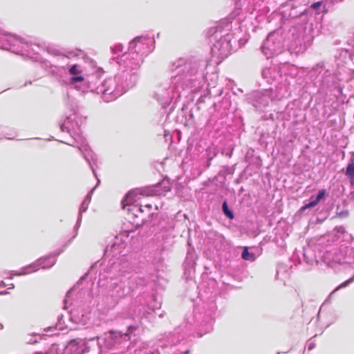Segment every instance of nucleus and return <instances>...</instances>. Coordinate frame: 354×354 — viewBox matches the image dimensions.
<instances>
[{"label":"nucleus","mask_w":354,"mask_h":354,"mask_svg":"<svg viewBox=\"0 0 354 354\" xmlns=\"http://www.w3.org/2000/svg\"><path fill=\"white\" fill-rule=\"evenodd\" d=\"M207 66L206 60L194 58H179L171 66V77L162 83L155 93V97L162 108L171 102L176 103L183 91L189 89L197 92L205 83L204 71Z\"/></svg>","instance_id":"nucleus-1"},{"label":"nucleus","mask_w":354,"mask_h":354,"mask_svg":"<svg viewBox=\"0 0 354 354\" xmlns=\"http://www.w3.org/2000/svg\"><path fill=\"white\" fill-rule=\"evenodd\" d=\"M66 106L68 113L64 121L60 122L59 127L62 132L70 134L71 139L67 142H61L78 148L85 160L88 163L94 176L98 178L95 171V167H97L96 155L90 149L81 135L82 117L79 114L80 108L77 102L74 100L68 99Z\"/></svg>","instance_id":"nucleus-2"},{"label":"nucleus","mask_w":354,"mask_h":354,"mask_svg":"<svg viewBox=\"0 0 354 354\" xmlns=\"http://www.w3.org/2000/svg\"><path fill=\"white\" fill-rule=\"evenodd\" d=\"M133 86V80L119 78L118 73L114 77L108 78L103 82L95 76H91L88 79L86 84L76 88L83 93L101 94L103 100L109 102L117 99Z\"/></svg>","instance_id":"nucleus-3"},{"label":"nucleus","mask_w":354,"mask_h":354,"mask_svg":"<svg viewBox=\"0 0 354 354\" xmlns=\"http://www.w3.org/2000/svg\"><path fill=\"white\" fill-rule=\"evenodd\" d=\"M0 48L29 57L35 62H39L41 66L42 61L47 59L41 55V53L45 52V49L42 46L35 44H29L21 37L4 32L0 35Z\"/></svg>","instance_id":"nucleus-4"},{"label":"nucleus","mask_w":354,"mask_h":354,"mask_svg":"<svg viewBox=\"0 0 354 354\" xmlns=\"http://www.w3.org/2000/svg\"><path fill=\"white\" fill-rule=\"evenodd\" d=\"M322 260L330 268H335L337 265L350 264L354 268V241L341 245L339 248L326 250L322 255ZM353 280L354 275L337 286L330 294L329 298L338 290L348 286Z\"/></svg>","instance_id":"nucleus-5"},{"label":"nucleus","mask_w":354,"mask_h":354,"mask_svg":"<svg viewBox=\"0 0 354 354\" xmlns=\"http://www.w3.org/2000/svg\"><path fill=\"white\" fill-rule=\"evenodd\" d=\"M119 272L118 271H117ZM118 277L111 278L107 288L102 295V301L108 308L113 307L120 299L128 295L134 289L127 278L122 277L118 273Z\"/></svg>","instance_id":"nucleus-6"},{"label":"nucleus","mask_w":354,"mask_h":354,"mask_svg":"<svg viewBox=\"0 0 354 354\" xmlns=\"http://www.w3.org/2000/svg\"><path fill=\"white\" fill-rule=\"evenodd\" d=\"M112 59L116 60L120 66L118 77L124 78L125 80L131 78V80H133L135 86L138 80L141 64L143 62L142 56L136 54L134 51L129 50L121 56L113 57Z\"/></svg>","instance_id":"nucleus-7"},{"label":"nucleus","mask_w":354,"mask_h":354,"mask_svg":"<svg viewBox=\"0 0 354 354\" xmlns=\"http://www.w3.org/2000/svg\"><path fill=\"white\" fill-rule=\"evenodd\" d=\"M47 52L48 57L42 61V68L49 70L51 73L56 75L66 73L71 63V59L78 55V53L74 51L68 52L64 55L55 49H48Z\"/></svg>","instance_id":"nucleus-8"},{"label":"nucleus","mask_w":354,"mask_h":354,"mask_svg":"<svg viewBox=\"0 0 354 354\" xmlns=\"http://www.w3.org/2000/svg\"><path fill=\"white\" fill-rule=\"evenodd\" d=\"M129 339V336L127 333L110 331L102 337H97L94 346H96L100 352L113 348L120 349L123 347L121 345L126 344Z\"/></svg>","instance_id":"nucleus-9"},{"label":"nucleus","mask_w":354,"mask_h":354,"mask_svg":"<svg viewBox=\"0 0 354 354\" xmlns=\"http://www.w3.org/2000/svg\"><path fill=\"white\" fill-rule=\"evenodd\" d=\"M63 251L64 249L57 252H55L48 256L39 258L35 262L30 264L29 266L24 267L20 272L11 271L10 272V275L8 278L12 279L14 276L28 274L38 270L39 268H41L42 269H48L55 265L56 262V257Z\"/></svg>","instance_id":"nucleus-10"},{"label":"nucleus","mask_w":354,"mask_h":354,"mask_svg":"<svg viewBox=\"0 0 354 354\" xmlns=\"http://www.w3.org/2000/svg\"><path fill=\"white\" fill-rule=\"evenodd\" d=\"M214 38L216 40L211 48V52L212 56L216 57L218 61L221 62L231 53L232 50V40L234 37L232 33L219 35V32L216 31Z\"/></svg>","instance_id":"nucleus-11"},{"label":"nucleus","mask_w":354,"mask_h":354,"mask_svg":"<svg viewBox=\"0 0 354 354\" xmlns=\"http://www.w3.org/2000/svg\"><path fill=\"white\" fill-rule=\"evenodd\" d=\"M283 74L293 77L297 74V69L294 66L284 63L279 66H272L264 68L261 72L263 78L266 80L267 82L269 84H272L273 81L277 80L279 78L281 77Z\"/></svg>","instance_id":"nucleus-12"},{"label":"nucleus","mask_w":354,"mask_h":354,"mask_svg":"<svg viewBox=\"0 0 354 354\" xmlns=\"http://www.w3.org/2000/svg\"><path fill=\"white\" fill-rule=\"evenodd\" d=\"M283 48L282 37L276 31L270 32L261 46V51L267 59L281 53Z\"/></svg>","instance_id":"nucleus-13"},{"label":"nucleus","mask_w":354,"mask_h":354,"mask_svg":"<svg viewBox=\"0 0 354 354\" xmlns=\"http://www.w3.org/2000/svg\"><path fill=\"white\" fill-rule=\"evenodd\" d=\"M111 270L113 271H118L120 274L128 279L127 281L130 282V284L134 288L140 286H144L147 284V280L146 279L138 277V275H130L132 271V267L131 263L127 261H122L120 263H113Z\"/></svg>","instance_id":"nucleus-14"},{"label":"nucleus","mask_w":354,"mask_h":354,"mask_svg":"<svg viewBox=\"0 0 354 354\" xmlns=\"http://www.w3.org/2000/svg\"><path fill=\"white\" fill-rule=\"evenodd\" d=\"M95 337L71 339L64 348L65 354H84L94 347Z\"/></svg>","instance_id":"nucleus-15"},{"label":"nucleus","mask_w":354,"mask_h":354,"mask_svg":"<svg viewBox=\"0 0 354 354\" xmlns=\"http://www.w3.org/2000/svg\"><path fill=\"white\" fill-rule=\"evenodd\" d=\"M154 40L148 36H140L129 42V51H134L142 56V59L151 53L153 49Z\"/></svg>","instance_id":"nucleus-16"},{"label":"nucleus","mask_w":354,"mask_h":354,"mask_svg":"<svg viewBox=\"0 0 354 354\" xmlns=\"http://www.w3.org/2000/svg\"><path fill=\"white\" fill-rule=\"evenodd\" d=\"M274 97H278V96L273 95V90L272 88H270L262 91H253L250 95L248 100L255 108L263 109L266 108Z\"/></svg>","instance_id":"nucleus-17"},{"label":"nucleus","mask_w":354,"mask_h":354,"mask_svg":"<svg viewBox=\"0 0 354 354\" xmlns=\"http://www.w3.org/2000/svg\"><path fill=\"white\" fill-rule=\"evenodd\" d=\"M202 310L201 314L204 315V322H205V333H207L212 330V321L217 312L215 299L212 298L209 301L203 303Z\"/></svg>","instance_id":"nucleus-18"},{"label":"nucleus","mask_w":354,"mask_h":354,"mask_svg":"<svg viewBox=\"0 0 354 354\" xmlns=\"http://www.w3.org/2000/svg\"><path fill=\"white\" fill-rule=\"evenodd\" d=\"M297 257L299 263L304 262L308 265H313L318 263L317 256L315 248L310 245L302 248L301 251H296L292 258Z\"/></svg>","instance_id":"nucleus-19"},{"label":"nucleus","mask_w":354,"mask_h":354,"mask_svg":"<svg viewBox=\"0 0 354 354\" xmlns=\"http://www.w3.org/2000/svg\"><path fill=\"white\" fill-rule=\"evenodd\" d=\"M67 71L70 75H73V77L70 78V84H75L77 82L80 83V84L75 86L76 89H77L76 86L86 84L87 80L90 77H88L86 80H84V77L81 75L82 73L83 69L82 66L80 64L71 63Z\"/></svg>","instance_id":"nucleus-20"},{"label":"nucleus","mask_w":354,"mask_h":354,"mask_svg":"<svg viewBox=\"0 0 354 354\" xmlns=\"http://www.w3.org/2000/svg\"><path fill=\"white\" fill-rule=\"evenodd\" d=\"M246 8L252 14L254 11L261 12L263 10V0H244Z\"/></svg>","instance_id":"nucleus-21"},{"label":"nucleus","mask_w":354,"mask_h":354,"mask_svg":"<svg viewBox=\"0 0 354 354\" xmlns=\"http://www.w3.org/2000/svg\"><path fill=\"white\" fill-rule=\"evenodd\" d=\"M138 198V190H133L128 192L125 198L122 201V208H126L135 205Z\"/></svg>","instance_id":"nucleus-22"},{"label":"nucleus","mask_w":354,"mask_h":354,"mask_svg":"<svg viewBox=\"0 0 354 354\" xmlns=\"http://www.w3.org/2000/svg\"><path fill=\"white\" fill-rule=\"evenodd\" d=\"M123 244L113 243L111 246L106 247L105 250V255L107 257H117L121 254L120 249Z\"/></svg>","instance_id":"nucleus-23"},{"label":"nucleus","mask_w":354,"mask_h":354,"mask_svg":"<svg viewBox=\"0 0 354 354\" xmlns=\"http://www.w3.org/2000/svg\"><path fill=\"white\" fill-rule=\"evenodd\" d=\"M144 315V312H142L140 309H138V310L134 309V306H131L129 309L124 310V312L121 313V317L123 318L134 319L136 316Z\"/></svg>","instance_id":"nucleus-24"},{"label":"nucleus","mask_w":354,"mask_h":354,"mask_svg":"<svg viewBox=\"0 0 354 354\" xmlns=\"http://www.w3.org/2000/svg\"><path fill=\"white\" fill-rule=\"evenodd\" d=\"M125 209L127 210L129 214H132L134 217L136 218H138L140 214L144 212L143 206L138 204L132 205Z\"/></svg>","instance_id":"nucleus-25"},{"label":"nucleus","mask_w":354,"mask_h":354,"mask_svg":"<svg viewBox=\"0 0 354 354\" xmlns=\"http://www.w3.org/2000/svg\"><path fill=\"white\" fill-rule=\"evenodd\" d=\"M345 174L349 179L351 185H354V162L353 160L348 163Z\"/></svg>","instance_id":"nucleus-26"},{"label":"nucleus","mask_w":354,"mask_h":354,"mask_svg":"<svg viewBox=\"0 0 354 354\" xmlns=\"http://www.w3.org/2000/svg\"><path fill=\"white\" fill-rule=\"evenodd\" d=\"M195 257L194 253H191L190 252H188L186 260L185 262V270L187 269H193L194 268L195 265Z\"/></svg>","instance_id":"nucleus-27"},{"label":"nucleus","mask_w":354,"mask_h":354,"mask_svg":"<svg viewBox=\"0 0 354 354\" xmlns=\"http://www.w3.org/2000/svg\"><path fill=\"white\" fill-rule=\"evenodd\" d=\"M88 205L89 204L86 203H82L79 209V215L75 225V228H78L80 226V223L82 218V214L87 210Z\"/></svg>","instance_id":"nucleus-28"},{"label":"nucleus","mask_w":354,"mask_h":354,"mask_svg":"<svg viewBox=\"0 0 354 354\" xmlns=\"http://www.w3.org/2000/svg\"><path fill=\"white\" fill-rule=\"evenodd\" d=\"M217 150L214 147H209L206 150V157L207 159V167L210 165V161L216 156Z\"/></svg>","instance_id":"nucleus-29"},{"label":"nucleus","mask_w":354,"mask_h":354,"mask_svg":"<svg viewBox=\"0 0 354 354\" xmlns=\"http://www.w3.org/2000/svg\"><path fill=\"white\" fill-rule=\"evenodd\" d=\"M140 348V343H136L134 344H131L128 346L127 351L129 352V354H142L147 353L146 351H142V350H138L137 348Z\"/></svg>","instance_id":"nucleus-30"},{"label":"nucleus","mask_w":354,"mask_h":354,"mask_svg":"<svg viewBox=\"0 0 354 354\" xmlns=\"http://www.w3.org/2000/svg\"><path fill=\"white\" fill-rule=\"evenodd\" d=\"M241 257L245 261H253L255 259L254 254L249 252L248 248L245 247L241 254Z\"/></svg>","instance_id":"nucleus-31"},{"label":"nucleus","mask_w":354,"mask_h":354,"mask_svg":"<svg viewBox=\"0 0 354 354\" xmlns=\"http://www.w3.org/2000/svg\"><path fill=\"white\" fill-rule=\"evenodd\" d=\"M222 210L226 217H227L230 219L234 218V214H233L232 211L229 209L226 201H224L222 204Z\"/></svg>","instance_id":"nucleus-32"},{"label":"nucleus","mask_w":354,"mask_h":354,"mask_svg":"<svg viewBox=\"0 0 354 354\" xmlns=\"http://www.w3.org/2000/svg\"><path fill=\"white\" fill-rule=\"evenodd\" d=\"M97 183L96 186L94 188H93L90 192H88V194L86 195V196L85 197L84 200L82 202L86 203L88 204L90 203L93 191L95 189V187L99 185V184L100 183V180L99 178H97Z\"/></svg>","instance_id":"nucleus-33"},{"label":"nucleus","mask_w":354,"mask_h":354,"mask_svg":"<svg viewBox=\"0 0 354 354\" xmlns=\"http://www.w3.org/2000/svg\"><path fill=\"white\" fill-rule=\"evenodd\" d=\"M111 50L113 54H118L122 51L123 46L121 44H115L111 47Z\"/></svg>","instance_id":"nucleus-34"},{"label":"nucleus","mask_w":354,"mask_h":354,"mask_svg":"<svg viewBox=\"0 0 354 354\" xmlns=\"http://www.w3.org/2000/svg\"><path fill=\"white\" fill-rule=\"evenodd\" d=\"M160 187L163 188L165 192H169L171 189L168 181H162L156 185V188L159 189Z\"/></svg>","instance_id":"nucleus-35"},{"label":"nucleus","mask_w":354,"mask_h":354,"mask_svg":"<svg viewBox=\"0 0 354 354\" xmlns=\"http://www.w3.org/2000/svg\"><path fill=\"white\" fill-rule=\"evenodd\" d=\"M326 191L324 189L319 191L315 199L314 200L317 204L326 196Z\"/></svg>","instance_id":"nucleus-36"},{"label":"nucleus","mask_w":354,"mask_h":354,"mask_svg":"<svg viewBox=\"0 0 354 354\" xmlns=\"http://www.w3.org/2000/svg\"><path fill=\"white\" fill-rule=\"evenodd\" d=\"M316 205H317V203L314 200H313L312 201H310L308 204H306L304 206H303L301 208V211L303 212V211H304L305 209H306L308 208L315 207Z\"/></svg>","instance_id":"nucleus-37"},{"label":"nucleus","mask_w":354,"mask_h":354,"mask_svg":"<svg viewBox=\"0 0 354 354\" xmlns=\"http://www.w3.org/2000/svg\"><path fill=\"white\" fill-rule=\"evenodd\" d=\"M322 68V65L318 64L315 67L313 68L312 72L314 71L315 73H320Z\"/></svg>","instance_id":"nucleus-38"},{"label":"nucleus","mask_w":354,"mask_h":354,"mask_svg":"<svg viewBox=\"0 0 354 354\" xmlns=\"http://www.w3.org/2000/svg\"><path fill=\"white\" fill-rule=\"evenodd\" d=\"M335 230L338 233L344 234L345 232V229L343 226H338L335 228Z\"/></svg>","instance_id":"nucleus-39"},{"label":"nucleus","mask_w":354,"mask_h":354,"mask_svg":"<svg viewBox=\"0 0 354 354\" xmlns=\"http://www.w3.org/2000/svg\"><path fill=\"white\" fill-rule=\"evenodd\" d=\"M322 5L321 2H316L311 5V8L314 10L318 9Z\"/></svg>","instance_id":"nucleus-40"},{"label":"nucleus","mask_w":354,"mask_h":354,"mask_svg":"<svg viewBox=\"0 0 354 354\" xmlns=\"http://www.w3.org/2000/svg\"><path fill=\"white\" fill-rule=\"evenodd\" d=\"M71 291H68L66 294V298L64 299V308L66 309L67 308V306H66V304L68 303V298L69 297V295L71 294Z\"/></svg>","instance_id":"nucleus-41"},{"label":"nucleus","mask_w":354,"mask_h":354,"mask_svg":"<svg viewBox=\"0 0 354 354\" xmlns=\"http://www.w3.org/2000/svg\"><path fill=\"white\" fill-rule=\"evenodd\" d=\"M143 207H145V209H147L148 212L149 213V212L151 211V208H152V206L151 205H149V204H147L145 205Z\"/></svg>","instance_id":"nucleus-42"},{"label":"nucleus","mask_w":354,"mask_h":354,"mask_svg":"<svg viewBox=\"0 0 354 354\" xmlns=\"http://www.w3.org/2000/svg\"><path fill=\"white\" fill-rule=\"evenodd\" d=\"M315 344L314 343H310L308 344V350H312L315 348Z\"/></svg>","instance_id":"nucleus-43"},{"label":"nucleus","mask_w":354,"mask_h":354,"mask_svg":"<svg viewBox=\"0 0 354 354\" xmlns=\"http://www.w3.org/2000/svg\"><path fill=\"white\" fill-rule=\"evenodd\" d=\"M144 220H145V219H144L143 218H141V221H140V223L138 222V223H136V226H137V227H140V226L142 225H143V223H144Z\"/></svg>","instance_id":"nucleus-44"},{"label":"nucleus","mask_w":354,"mask_h":354,"mask_svg":"<svg viewBox=\"0 0 354 354\" xmlns=\"http://www.w3.org/2000/svg\"><path fill=\"white\" fill-rule=\"evenodd\" d=\"M347 214H348L347 212H341L339 214V216H341V217L346 216Z\"/></svg>","instance_id":"nucleus-45"},{"label":"nucleus","mask_w":354,"mask_h":354,"mask_svg":"<svg viewBox=\"0 0 354 354\" xmlns=\"http://www.w3.org/2000/svg\"><path fill=\"white\" fill-rule=\"evenodd\" d=\"M57 348V345H52L50 351H48V354H51L50 352L53 349H56Z\"/></svg>","instance_id":"nucleus-46"},{"label":"nucleus","mask_w":354,"mask_h":354,"mask_svg":"<svg viewBox=\"0 0 354 354\" xmlns=\"http://www.w3.org/2000/svg\"><path fill=\"white\" fill-rule=\"evenodd\" d=\"M179 352H180L182 353H184V354H189V350L187 349L185 351H179Z\"/></svg>","instance_id":"nucleus-47"},{"label":"nucleus","mask_w":354,"mask_h":354,"mask_svg":"<svg viewBox=\"0 0 354 354\" xmlns=\"http://www.w3.org/2000/svg\"><path fill=\"white\" fill-rule=\"evenodd\" d=\"M6 294H8V291H0V295H6Z\"/></svg>","instance_id":"nucleus-48"},{"label":"nucleus","mask_w":354,"mask_h":354,"mask_svg":"<svg viewBox=\"0 0 354 354\" xmlns=\"http://www.w3.org/2000/svg\"><path fill=\"white\" fill-rule=\"evenodd\" d=\"M6 286V283L3 281H1L0 282V287H3V286Z\"/></svg>","instance_id":"nucleus-49"},{"label":"nucleus","mask_w":354,"mask_h":354,"mask_svg":"<svg viewBox=\"0 0 354 354\" xmlns=\"http://www.w3.org/2000/svg\"><path fill=\"white\" fill-rule=\"evenodd\" d=\"M333 3H337V2H340V1H342L343 0H331Z\"/></svg>","instance_id":"nucleus-50"},{"label":"nucleus","mask_w":354,"mask_h":354,"mask_svg":"<svg viewBox=\"0 0 354 354\" xmlns=\"http://www.w3.org/2000/svg\"><path fill=\"white\" fill-rule=\"evenodd\" d=\"M14 287H15V285H14L13 283H11V284L10 285V288H12H12H14Z\"/></svg>","instance_id":"nucleus-51"},{"label":"nucleus","mask_w":354,"mask_h":354,"mask_svg":"<svg viewBox=\"0 0 354 354\" xmlns=\"http://www.w3.org/2000/svg\"><path fill=\"white\" fill-rule=\"evenodd\" d=\"M290 15L292 16V17H295L297 16V15H294V14H292V13H290Z\"/></svg>","instance_id":"nucleus-52"},{"label":"nucleus","mask_w":354,"mask_h":354,"mask_svg":"<svg viewBox=\"0 0 354 354\" xmlns=\"http://www.w3.org/2000/svg\"><path fill=\"white\" fill-rule=\"evenodd\" d=\"M3 328V324L0 323V330L2 329Z\"/></svg>","instance_id":"nucleus-53"},{"label":"nucleus","mask_w":354,"mask_h":354,"mask_svg":"<svg viewBox=\"0 0 354 354\" xmlns=\"http://www.w3.org/2000/svg\"><path fill=\"white\" fill-rule=\"evenodd\" d=\"M3 31L1 30H0V35H1V34H3Z\"/></svg>","instance_id":"nucleus-54"},{"label":"nucleus","mask_w":354,"mask_h":354,"mask_svg":"<svg viewBox=\"0 0 354 354\" xmlns=\"http://www.w3.org/2000/svg\"><path fill=\"white\" fill-rule=\"evenodd\" d=\"M35 354H40L39 353H35Z\"/></svg>","instance_id":"nucleus-55"}]
</instances>
